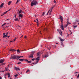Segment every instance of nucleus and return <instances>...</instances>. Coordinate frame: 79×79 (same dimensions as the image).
Instances as JSON below:
<instances>
[{"mask_svg": "<svg viewBox=\"0 0 79 79\" xmlns=\"http://www.w3.org/2000/svg\"><path fill=\"white\" fill-rule=\"evenodd\" d=\"M38 4V1L36 0H33L32 2H31V6H33V5L35 6H36V5Z\"/></svg>", "mask_w": 79, "mask_h": 79, "instance_id": "nucleus-1", "label": "nucleus"}, {"mask_svg": "<svg viewBox=\"0 0 79 79\" xmlns=\"http://www.w3.org/2000/svg\"><path fill=\"white\" fill-rule=\"evenodd\" d=\"M19 56H11L10 58H12L14 60H16V59H17V60H18V58H19Z\"/></svg>", "mask_w": 79, "mask_h": 79, "instance_id": "nucleus-2", "label": "nucleus"}, {"mask_svg": "<svg viewBox=\"0 0 79 79\" xmlns=\"http://www.w3.org/2000/svg\"><path fill=\"white\" fill-rule=\"evenodd\" d=\"M34 53V52H32V53H31L29 56H28V58H33Z\"/></svg>", "mask_w": 79, "mask_h": 79, "instance_id": "nucleus-3", "label": "nucleus"}, {"mask_svg": "<svg viewBox=\"0 0 79 79\" xmlns=\"http://www.w3.org/2000/svg\"><path fill=\"white\" fill-rule=\"evenodd\" d=\"M5 61L4 59H2L0 60V63H3L4 61Z\"/></svg>", "mask_w": 79, "mask_h": 79, "instance_id": "nucleus-4", "label": "nucleus"}, {"mask_svg": "<svg viewBox=\"0 0 79 79\" xmlns=\"http://www.w3.org/2000/svg\"><path fill=\"white\" fill-rule=\"evenodd\" d=\"M18 11H19V14H23V11H22V10H18Z\"/></svg>", "mask_w": 79, "mask_h": 79, "instance_id": "nucleus-5", "label": "nucleus"}, {"mask_svg": "<svg viewBox=\"0 0 79 79\" xmlns=\"http://www.w3.org/2000/svg\"><path fill=\"white\" fill-rule=\"evenodd\" d=\"M17 51L16 50H15L14 49H10V52H11V51L12 52H16Z\"/></svg>", "mask_w": 79, "mask_h": 79, "instance_id": "nucleus-6", "label": "nucleus"}, {"mask_svg": "<svg viewBox=\"0 0 79 79\" xmlns=\"http://www.w3.org/2000/svg\"><path fill=\"white\" fill-rule=\"evenodd\" d=\"M15 69V70H18L19 71L20 70V69H19V68L16 67H15L14 68Z\"/></svg>", "mask_w": 79, "mask_h": 79, "instance_id": "nucleus-7", "label": "nucleus"}, {"mask_svg": "<svg viewBox=\"0 0 79 79\" xmlns=\"http://www.w3.org/2000/svg\"><path fill=\"white\" fill-rule=\"evenodd\" d=\"M40 60V57L39 56H38L37 58L35 60L38 61H39V60Z\"/></svg>", "mask_w": 79, "mask_h": 79, "instance_id": "nucleus-8", "label": "nucleus"}, {"mask_svg": "<svg viewBox=\"0 0 79 79\" xmlns=\"http://www.w3.org/2000/svg\"><path fill=\"white\" fill-rule=\"evenodd\" d=\"M40 52H39L37 53V56H40Z\"/></svg>", "mask_w": 79, "mask_h": 79, "instance_id": "nucleus-9", "label": "nucleus"}, {"mask_svg": "<svg viewBox=\"0 0 79 79\" xmlns=\"http://www.w3.org/2000/svg\"><path fill=\"white\" fill-rule=\"evenodd\" d=\"M67 24L65 25V27H67L68 26V25L69 24V22L68 21H67Z\"/></svg>", "mask_w": 79, "mask_h": 79, "instance_id": "nucleus-10", "label": "nucleus"}, {"mask_svg": "<svg viewBox=\"0 0 79 79\" xmlns=\"http://www.w3.org/2000/svg\"><path fill=\"white\" fill-rule=\"evenodd\" d=\"M67 24L65 25V27H67L68 26V25L69 24V22L68 21H67Z\"/></svg>", "mask_w": 79, "mask_h": 79, "instance_id": "nucleus-11", "label": "nucleus"}, {"mask_svg": "<svg viewBox=\"0 0 79 79\" xmlns=\"http://www.w3.org/2000/svg\"><path fill=\"white\" fill-rule=\"evenodd\" d=\"M67 24L65 25V27H67L68 26V25L69 24V22L68 21H67Z\"/></svg>", "mask_w": 79, "mask_h": 79, "instance_id": "nucleus-12", "label": "nucleus"}, {"mask_svg": "<svg viewBox=\"0 0 79 79\" xmlns=\"http://www.w3.org/2000/svg\"><path fill=\"white\" fill-rule=\"evenodd\" d=\"M8 37V35H3V38H5L6 37Z\"/></svg>", "mask_w": 79, "mask_h": 79, "instance_id": "nucleus-13", "label": "nucleus"}, {"mask_svg": "<svg viewBox=\"0 0 79 79\" xmlns=\"http://www.w3.org/2000/svg\"><path fill=\"white\" fill-rule=\"evenodd\" d=\"M62 29V30H64V28H63V24H62L60 27Z\"/></svg>", "mask_w": 79, "mask_h": 79, "instance_id": "nucleus-14", "label": "nucleus"}, {"mask_svg": "<svg viewBox=\"0 0 79 79\" xmlns=\"http://www.w3.org/2000/svg\"><path fill=\"white\" fill-rule=\"evenodd\" d=\"M4 5V3H2L0 5V7H1V8H2V7H3V6Z\"/></svg>", "mask_w": 79, "mask_h": 79, "instance_id": "nucleus-15", "label": "nucleus"}, {"mask_svg": "<svg viewBox=\"0 0 79 79\" xmlns=\"http://www.w3.org/2000/svg\"><path fill=\"white\" fill-rule=\"evenodd\" d=\"M19 16L20 18H23V15H21V14H19Z\"/></svg>", "mask_w": 79, "mask_h": 79, "instance_id": "nucleus-16", "label": "nucleus"}, {"mask_svg": "<svg viewBox=\"0 0 79 79\" xmlns=\"http://www.w3.org/2000/svg\"><path fill=\"white\" fill-rule=\"evenodd\" d=\"M20 61H24V60L23 59H20L19 60Z\"/></svg>", "mask_w": 79, "mask_h": 79, "instance_id": "nucleus-17", "label": "nucleus"}, {"mask_svg": "<svg viewBox=\"0 0 79 79\" xmlns=\"http://www.w3.org/2000/svg\"><path fill=\"white\" fill-rule=\"evenodd\" d=\"M60 20H63V18L62 16H60Z\"/></svg>", "mask_w": 79, "mask_h": 79, "instance_id": "nucleus-18", "label": "nucleus"}, {"mask_svg": "<svg viewBox=\"0 0 79 79\" xmlns=\"http://www.w3.org/2000/svg\"><path fill=\"white\" fill-rule=\"evenodd\" d=\"M38 19H37V23H37V26H39V23L38 22Z\"/></svg>", "mask_w": 79, "mask_h": 79, "instance_id": "nucleus-19", "label": "nucleus"}, {"mask_svg": "<svg viewBox=\"0 0 79 79\" xmlns=\"http://www.w3.org/2000/svg\"><path fill=\"white\" fill-rule=\"evenodd\" d=\"M60 41H61L62 43H63V41H64V39H60Z\"/></svg>", "mask_w": 79, "mask_h": 79, "instance_id": "nucleus-20", "label": "nucleus"}, {"mask_svg": "<svg viewBox=\"0 0 79 79\" xmlns=\"http://www.w3.org/2000/svg\"><path fill=\"white\" fill-rule=\"evenodd\" d=\"M59 32V34H60V35H62V31H61V30Z\"/></svg>", "mask_w": 79, "mask_h": 79, "instance_id": "nucleus-21", "label": "nucleus"}, {"mask_svg": "<svg viewBox=\"0 0 79 79\" xmlns=\"http://www.w3.org/2000/svg\"><path fill=\"white\" fill-rule=\"evenodd\" d=\"M17 53H21V52H20V51H19V50H17Z\"/></svg>", "mask_w": 79, "mask_h": 79, "instance_id": "nucleus-22", "label": "nucleus"}, {"mask_svg": "<svg viewBox=\"0 0 79 79\" xmlns=\"http://www.w3.org/2000/svg\"><path fill=\"white\" fill-rule=\"evenodd\" d=\"M55 6H53L52 8H51V10H52L53 9V8Z\"/></svg>", "mask_w": 79, "mask_h": 79, "instance_id": "nucleus-23", "label": "nucleus"}, {"mask_svg": "<svg viewBox=\"0 0 79 79\" xmlns=\"http://www.w3.org/2000/svg\"><path fill=\"white\" fill-rule=\"evenodd\" d=\"M19 2H20V0H18L16 2V4H17Z\"/></svg>", "mask_w": 79, "mask_h": 79, "instance_id": "nucleus-24", "label": "nucleus"}, {"mask_svg": "<svg viewBox=\"0 0 79 79\" xmlns=\"http://www.w3.org/2000/svg\"><path fill=\"white\" fill-rule=\"evenodd\" d=\"M19 19H18V18H17L16 19H14V21H18Z\"/></svg>", "mask_w": 79, "mask_h": 79, "instance_id": "nucleus-25", "label": "nucleus"}, {"mask_svg": "<svg viewBox=\"0 0 79 79\" xmlns=\"http://www.w3.org/2000/svg\"><path fill=\"white\" fill-rule=\"evenodd\" d=\"M8 12V11H7L5 12H4L3 13L4 14V15H5V14H6V13H7Z\"/></svg>", "mask_w": 79, "mask_h": 79, "instance_id": "nucleus-26", "label": "nucleus"}, {"mask_svg": "<svg viewBox=\"0 0 79 79\" xmlns=\"http://www.w3.org/2000/svg\"><path fill=\"white\" fill-rule=\"evenodd\" d=\"M31 60L27 61V63H31Z\"/></svg>", "mask_w": 79, "mask_h": 79, "instance_id": "nucleus-27", "label": "nucleus"}, {"mask_svg": "<svg viewBox=\"0 0 79 79\" xmlns=\"http://www.w3.org/2000/svg\"><path fill=\"white\" fill-rule=\"evenodd\" d=\"M11 1H10V2H9L8 5H10L11 4Z\"/></svg>", "mask_w": 79, "mask_h": 79, "instance_id": "nucleus-28", "label": "nucleus"}, {"mask_svg": "<svg viewBox=\"0 0 79 79\" xmlns=\"http://www.w3.org/2000/svg\"><path fill=\"white\" fill-rule=\"evenodd\" d=\"M19 57L18 58V59H19L20 58H22V57H23V56H19Z\"/></svg>", "mask_w": 79, "mask_h": 79, "instance_id": "nucleus-29", "label": "nucleus"}, {"mask_svg": "<svg viewBox=\"0 0 79 79\" xmlns=\"http://www.w3.org/2000/svg\"><path fill=\"white\" fill-rule=\"evenodd\" d=\"M46 57H47V55H44V56L43 57V58H46Z\"/></svg>", "mask_w": 79, "mask_h": 79, "instance_id": "nucleus-30", "label": "nucleus"}, {"mask_svg": "<svg viewBox=\"0 0 79 79\" xmlns=\"http://www.w3.org/2000/svg\"><path fill=\"white\" fill-rule=\"evenodd\" d=\"M52 10H51V11L49 12V15H50L52 13Z\"/></svg>", "mask_w": 79, "mask_h": 79, "instance_id": "nucleus-31", "label": "nucleus"}, {"mask_svg": "<svg viewBox=\"0 0 79 79\" xmlns=\"http://www.w3.org/2000/svg\"><path fill=\"white\" fill-rule=\"evenodd\" d=\"M60 21H61V25L62 24H63V20H60Z\"/></svg>", "mask_w": 79, "mask_h": 79, "instance_id": "nucleus-32", "label": "nucleus"}, {"mask_svg": "<svg viewBox=\"0 0 79 79\" xmlns=\"http://www.w3.org/2000/svg\"><path fill=\"white\" fill-rule=\"evenodd\" d=\"M5 64H5V63H2V65L3 66L4 65H5Z\"/></svg>", "mask_w": 79, "mask_h": 79, "instance_id": "nucleus-33", "label": "nucleus"}, {"mask_svg": "<svg viewBox=\"0 0 79 79\" xmlns=\"http://www.w3.org/2000/svg\"><path fill=\"white\" fill-rule=\"evenodd\" d=\"M45 15V12H44L42 14V16H44V15Z\"/></svg>", "mask_w": 79, "mask_h": 79, "instance_id": "nucleus-34", "label": "nucleus"}, {"mask_svg": "<svg viewBox=\"0 0 79 79\" xmlns=\"http://www.w3.org/2000/svg\"><path fill=\"white\" fill-rule=\"evenodd\" d=\"M18 76V74H16V75H15V77H17V76Z\"/></svg>", "mask_w": 79, "mask_h": 79, "instance_id": "nucleus-35", "label": "nucleus"}, {"mask_svg": "<svg viewBox=\"0 0 79 79\" xmlns=\"http://www.w3.org/2000/svg\"><path fill=\"white\" fill-rule=\"evenodd\" d=\"M57 31H58V32H60V31H61V30H58V29H57Z\"/></svg>", "mask_w": 79, "mask_h": 79, "instance_id": "nucleus-36", "label": "nucleus"}, {"mask_svg": "<svg viewBox=\"0 0 79 79\" xmlns=\"http://www.w3.org/2000/svg\"><path fill=\"white\" fill-rule=\"evenodd\" d=\"M29 70L28 69L27 70L26 72V73H27L28 72H29Z\"/></svg>", "mask_w": 79, "mask_h": 79, "instance_id": "nucleus-37", "label": "nucleus"}, {"mask_svg": "<svg viewBox=\"0 0 79 79\" xmlns=\"http://www.w3.org/2000/svg\"><path fill=\"white\" fill-rule=\"evenodd\" d=\"M50 11V10H49V11L47 13L46 15H48V13H49V12Z\"/></svg>", "mask_w": 79, "mask_h": 79, "instance_id": "nucleus-38", "label": "nucleus"}, {"mask_svg": "<svg viewBox=\"0 0 79 79\" xmlns=\"http://www.w3.org/2000/svg\"><path fill=\"white\" fill-rule=\"evenodd\" d=\"M21 62H18L17 64H21Z\"/></svg>", "mask_w": 79, "mask_h": 79, "instance_id": "nucleus-39", "label": "nucleus"}, {"mask_svg": "<svg viewBox=\"0 0 79 79\" xmlns=\"http://www.w3.org/2000/svg\"><path fill=\"white\" fill-rule=\"evenodd\" d=\"M79 74H78V76L77 77V78H79Z\"/></svg>", "mask_w": 79, "mask_h": 79, "instance_id": "nucleus-40", "label": "nucleus"}, {"mask_svg": "<svg viewBox=\"0 0 79 79\" xmlns=\"http://www.w3.org/2000/svg\"><path fill=\"white\" fill-rule=\"evenodd\" d=\"M4 14L3 13L1 15V16H3V15H4Z\"/></svg>", "mask_w": 79, "mask_h": 79, "instance_id": "nucleus-41", "label": "nucleus"}, {"mask_svg": "<svg viewBox=\"0 0 79 79\" xmlns=\"http://www.w3.org/2000/svg\"><path fill=\"white\" fill-rule=\"evenodd\" d=\"M38 61H37L35 62V64H37V63H38Z\"/></svg>", "mask_w": 79, "mask_h": 79, "instance_id": "nucleus-42", "label": "nucleus"}, {"mask_svg": "<svg viewBox=\"0 0 79 79\" xmlns=\"http://www.w3.org/2000/svg\"><path fill=\"white\" fill-rule=\"evenodd\" d=\"M74 28L77 27V26L76 25V26H74Z\"/></svg>", "mask_w": 79, "mask_h": 79, "instance_id": "nucleus-43", "label": "nucleus"}, {"mask_svg": "<svg viewBox=\"0 0 79 79\" xmlns=\"http://www.w3.org/2000/svg\"><path fill=\"white\" fill-rule=\"evenodd\" d=\"M5 34H6V33H4L3 34V35H5Z\"/></svg>", "mask_w": 79, "mask_h": 79, "instance_id": "nucleus-44", "label": "nucleus"}, {"mask_svg": "<svg viewBox=\"0 0 79 79\" xmlns=\"http://www.w3.org/2000/svg\"><path fill=\"white\" fill-rule=\"evenodd\" d=\"M16 39H17V38H16V37H15V39L14 41H15V40H16Z\"/></svg>", "mask_w": 79, "mask_h": 79, "instance_id": "nucleus-45", "label": "nucleus"}, {"mask_svg": "<svg viewBox=\"0 0 79 79\" xmlns=\"http://www.w3.org/2000/svg\"><path fill=\"white\" fill-rule=\"evenodd\" d=\"M5 69H6V71H8V69H7V68H6Z\"/></svg>", "mask_w": 79, "mask_h": 79, "instance_id": "nucleus-46", "label": "nucleus"}, {"mask_svg": "<svg viewBox=\"0 0 79 79\" xmlns=\"http://www.w3.org/2000/svg\"><path fill=\"white\" fill-rule=\"evenodd\" d=\"M54 2L55 3H56V1H54Z\"/></svg>", "mask_w": 79, "mask_h": 79, "instance_id": "nucleus-47", "label": "nucleus"}, {"mask_svg": "<svg viewBox=\"0 0 79 79\" xmlns=\"http://www.w3.org/2000/svg\"><path fill=\"white\" fill-rule=\"evenodd\" d=\"M34 60H35V59H32L31 60H32L33 61H34Z\"/></svg>", "mask_w": 79, "mask_h": 79, "instance_id": "nucleus-48", "label": "nucleus"}, {"mask_svg": "<svg viewBox=\"0 0 79 79\" xmlns=\"http://www.w3.org/2000/svg\"><path fill=\"white\" fill-rule=\"evenodd\" d=\"M11 10V9H10L9 10H7V11H8H8H10Z\"/></svg>", "mask_w": 79, "mask_h": 79, "instance_id": "nucleus-49", "label": "nucleus"}, {"mask_svg": "<svg viewBox=\"0 0 79 79\" xmlns=\"http://www.w3.org/2000/svg\"><path fill=\"white\" fill-rule=\"evenodd\" d=\"M53 47H55V48H56V46H53Z\"/></svg>", "mask_w": 79, "mask_h": 79, "instance_id": "nucleus-50", "label": "nucleus"}, {"mask_svg": "<svg viewBox=\"0 0 79 79\" xmlns=\"http://www.w3.org/2000/svg\"><path fill=\"white\" fill-rule=\"evenodd\" d=\"M8 35V32H7L6 33V35Z\"/></svg>", "mask_w": 79, "mask_h": 79, "instance_id": "nucleus-51", "label": "nucleus"}, {"mask_svg": "<svg viewBox=\"0 0 79 79\" xmlns=\"http://www.w3.org/2000/svg\"><path fill=\"white\" fill-rule=\"evenodd\" d=\"M25 61H28V60L27 59H25Z\"/></svg>", "mask_w": 79, "mask_h": 79, "instance_id": "nucleus-52", "label": "nucleus"}, {"mask_svg": "<svg viewBox=\"0 0 79 79\" xmlns=\"http://www.w3.org/2000/svg\"><path fill=\"white\" fill-rule=\"evenodd\" d=\"M7 75H8V76L10 75V73H8Z\"/></svg>", "mask_w": 79, "mask_h": 79, "instance_id": "nucleus-53", "label": "nucleus"}, {"mask_svg": "<svg viewBox=\"0 0 79 79\" xmlns=\"http://www.w3.org/2000/svg\"><path fill=\"white\" fill-rule=\"evenodd\" d=\"M59 39H60V40H61V38L60 37H59Z\"/></svg>", "mask_w": 79, "mask_h": 79, "instance_id": "nucleus-54", "label": "nucleus"}, {"mask_svg": "<svg viewBox=\"0 0 79 79\" xmlns=\"http://www.w3.org/2000/svg\"><path fill=\"white\" fill-rule=\"evenodd\" d=\"M34 22H35L36 23H37V22L35 21V20H34Z\"/></svg>", "mask_w": 79, "mask_h": 79, "instance_id": "nucleus-55", "label": "nucleus"}, {"mask_svg": "<svg viewBox=\"0 0 79 79\" xmlns=\"http://www.w3.org/2000/svg\"><path fill=\"white\" fill-rule=\"evenodd\" d=\"M16 15H15V18H16Z\"/></svg>", "mask_w": 79, "mask_h": 79, "instance_id": "nucleus-56", "label": "nucleus"}, {"mask_svg": "<svg viewBox=\"0 0 79 79\" xmlns=\"http://www.w3.org/2000/svg\"><path fill=\"white\" fill-rule=\"evenodd\" d=\"M10 37V35L8 37H7V39H9V37Z\"/></svg>", "mask_w": 79, "mask_h": 79, "instance_id": "nucleus-57", "label": "nucleus"}, {"mask_svg": "<svg viewBox=\"0 0 79 79\" xmlns=\"http://www.w3.org/2000/svg\"><path fill=\"white\" fill-rule=\"evenodd\" d=\"M8 77H10V76L9 75H8Z\"/></svg>", "mask_w": 79, "mask_h": 79, "instance_id": "nucleus-58", "label": "nucleus"}, {"mask_svg": "<svg viewBox=\"0 0 79 79\" xmlns=\"http://www.w3.org/2000/svg\"><path fill=\"white\" fill-rule=\"evenodd\" d=\"M27 37H26V36H25L24 38H25V39H26Z\"/></svg>", "mask_w": 79, "mask_h": 79, "instance_id": "nucleus-59", "label": "nucleus"}, {"mask_svg": "<svg viewBox=\"0 0 79 79\" xmlns=\"http://www.w3.org/2000/svg\"><path fill=\"white\" fill-rule=\"evenodd\" d=\"M2 77H0V79H2Z\"/></svg>", "mask_w": 79, "mask_h": 79, "instance_id": "nucleus-60", "label": "nucleus"}, {"mask_svg": "<svg viewBox=\"0 0 79 79\" xmlns=\"http://www.w3.org/2000/svg\"><path fill=\"white\" fill-rule=\"evenodd\" d=\"M6 23H5L4 24H3V25H5V24H6Z\"/></svg>", "mask_w": 79, "mask_h": 79, "instance_id": "nucleus-61", "label": "nucleus"}, {"mask_svg": "<svg viewBox=\"0 0 79 79\" xmlns=\"http://www.w3.org/2000/svg\"><path fill=\"white\" fill-rule=\"evenodd\" d=\"M4 26V25L3 24V25H2L1 26L2 27V26Z\"/></svg>", "mask_w": 79, "mask_h": 79, "instance_id": "nucleus-62", "label": "nucleus"}, {"mask_svg": "<svg viewBox=\"0 0 79 79\" xmlns=\"http://www.w3.org/2000/svg\"><path fill=\"white\" fill-rule=\"evenodd\" d=\"M17 15H18V14H19V12H17Z\"/></svg>", "mask_w": 79, "mask_h": 79, "instance_id": "nucleus-63", "label": "nucleus"}, {"mask_svg": "<svg viewBox=\"0 0 79 79\" xmlns=\"http://www.w3.org/2000/svg\"><path fill=\"white\" fill-rule=\"evenodd\" d=\"M2 73H4V71H2Z\"/></svg>", "mask_w": 79, "mask_h": 79, "instance_id": "nucleus-64", "label": "nucleus"}]
</instances>
